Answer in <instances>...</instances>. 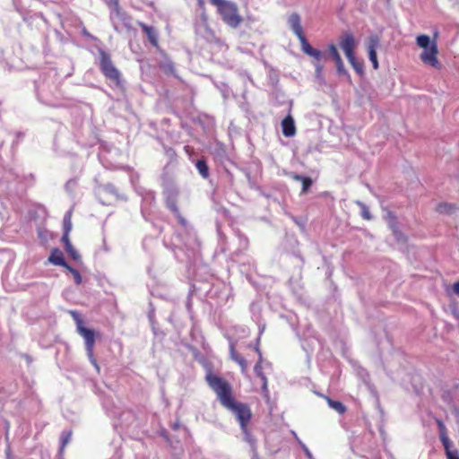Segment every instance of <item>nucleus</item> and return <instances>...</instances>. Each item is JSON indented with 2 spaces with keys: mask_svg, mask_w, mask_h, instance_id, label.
<instances>
[{
  "mask_svg": "<svg viewBox=\"0 0 459 459\" xmlns=\"http://www.w3.org/2000/svg\"><path fill=\"white\" fill-rule=\"evenodd\" d=\"M237 363L241 367V371L242 372H245L247 370V359L244 357L239 359V360H238Z\"/></svg>",
  "mask_w": 459,
  "mask_h": 459,
  "instance_id": "nucleus-49",
  "label": "nucleus"
},
{
  "mask_svg": "<svg viewBox=\"0 0 459 459\" xmlns=\"http://www.w3.org/2000/svg\"><path fill=\"white\" fill-rule=\"evenodd\" d=\"M166 155L170 159L173 160L177 156L176 151L171 147H164Z\"/></svg>",
  "mask_w": 459,
  "mask_h": 459,
  "instance_id": "nucleus-47",
  "label": "nucleus"
},
{
  "mask_svg": "<svg viewBox=\"0 0 459 459\" xmlns=\"http://www.w3.org/2000/svg\"><path fill=\"white\" fill-rule=\"evenodd\" d=\"M352 68L359 77H363L365 75L363 60H358V62L352 65Z\"/></svg>",
  "mask_w": 459,
  "mask_h": 459,
  "instance_id": "nucleus-38",
  "label": "nucleus"
},
{
  "mask_svg": "<svg viewBox=\"0 0 459 459\" xmlns=\"http://www.w3.org/2000/svg\"><path fill=\"white\" fill-rule=\"evenodd\" d=\"M78 333L83 337L85 341V349L86 351H91V349H94L96 332L93 329L88 328L84 326H80L77 329Z\"/></svg>",
  "mask_w": 459,
  "mask_h": 459,
  "instance_id": "nucleus-12",
  "label": "nucleus"
},
{
  "mask_svg": "<svg viewBox=\"0 0 459 459\" xmlns=\"http://www.w3.org/2000/svg\"><path fill=\"white\" fill-rule=\"evenodd\" d=\"M48 262L51 264L65 268L68 263L65 261L63 252L58 247L52 248Z\"/></svg>",
  "mask_w": 459,
  "mask_h": 459,
  "instance_id": "nucleus-16",
  "label": "nucleus"
},
{
  "mask_svg": "<svg viewBox=\"0 0 459 459\" xmlns=\"http://www.w3.org/2000/svg\"><path fill=\"white\" fill-rule=\"evenodd\" d=\"M228 0H210L211 4L215 5L217 8Z\"/></svg>",
  "mask_w": 459,
  "mask_h": 459,
  "instance_id": "nucleus-52",
  "label": "nucleus"
},
{
  "mask_svg": "<svg viewBox=\"0 0 459 459\" xmlns=\"http://www.w3.org/2000/svg\"><path fill=\"white\" fill-rule=\"evenodd\" d=\"M159 66L167 74H173L175 72L174 63L168 57L162 60Z\"/></svg>",
  "mask_w": 459,
  "mask_h": 459,
  "instance_id": "nucleus-27",
  "label": "nucleus"
},
{
  "mask_svg": "<svg viewBox=\"0 0 459 459\" xmlns=\"http://www.w3.org/2000/svg\"><path fill=\"white\" fill-rule=\"evenodd\" d=\"M369 60L372 63L373 68L377 69L379 66L377 57H376L375 59H369Z\"/></svg>",
  "mask_w": 459,
  "mask_h": 459,
  "instance_id": "nucleus-56",
  "label": "nucleus"
},
{
  "mask_svg": "<svg viewBox=\"0 0 459 459\" xmlns=\"http://www.w3.org/2000/svg\"><path fill=\"white\" fill-rule=\"evenodd\" d=\"M288 24L293 33L299 37L304 34L303 29L301 26L300 16L297 13H291L288 18Z\"/></svg>",
  "mask_w": 459,
  "mask_h": 459,
  "instance_id": "nucleus-17",
  "label": "nucleus"
},
{
  "mask_svg": "<svg viewBox=\"0 0 459 459\" xmlns=\"http://www.w3.org/2000/svg\"><path fill=\"white\" fill-rule=\"evenodd\" d=\"M238 237L241 238V240H243L245 242L246 245L247 244V242H248L247 238L245 237L243 234H241L239 231H238Z\"/></svg>",
  "mask_w": 459,
  "mask_h": 459,
  "instance_id": "nucleus-61",
  "label": "nucleus"
},
{
  "mask_svg": "<svg viewBox=\"0 0 459 459\" xmlns=\"http://www.w3.org/2000/svg\"><path fill=\"white\" fill-rule=\"evenodd\" d=\"M72 214L73 208L69 209L63 219V236L61 238V242L64 244L65 249L67 252L68 255L75 262H82V257L79 252L72 245L69 234L72 230Z\"/></svg>",
  "mask_w": 459,
  "mask_h": 459,
  "instance_id": "nucleus-6",
  "label": "nucleus"
},
{
  "mask_svg": "<svg viewBox=\"0 0 459 459\" xmlns=\"http://www.w3.org/2000/svg\"><path fill=\"white\" fill-rule=\"evenodd\" d=\"M205 380L208 385L216 393L222 406L234 398L230 384L221 377L209 372L205 377Z\"/></svg>",
  "mask_w": 459,
  "mask_h": 459,
  "instance_id": "nucleus-4",
  "label": "nucleus"
},
{
  "mask_svg": "<svg viewBox=\"0 0 459 459\" xmlns=\"http://www.w3.org/2000/svg\"><path fill=\"white\" fill-rule=\"evenodd\" d=\"M368 55L369 59H375L376 57H377V51L368 52Z\"/></svg>",
  "mask_w": 459,
  "mask_h": 459,
  "instance_id": "nucleus-60",
  "label": "nucleus"
},
{
  "mask_svg": "<svg viewBox=\"0 0 459 459\" xmlns=\"http://www.w3.org/2000/svg\"><path fill=\"white\" fill-rule=\"evenodd\" d=\"M76 186V180L74 179H69L65 185V190L68 192V193H73L74 192V188Z\"/></svg>",
  "mask_w": 459,
  "mask_h": 459,
  "instance_id": "nucleus-45",
  "label": "nucleus"
},
{
  "mask_svg": "<svg viewBox=\"0 0 459 459\" xmlns=\"http://www.w3.org/2000/svg\"><path fill=\"white\" fill-rule=\"evenodd\" d=\"M201 28L204 29V33L202 36L206 39L208 42H213L216 39L214 32L209 28L207 23H204Z\"/></svg>",
  "mask_w": 459,
  "mask_h": 459,
  "instance_id": "nucleus-33",
  "label": "nucleus"
},
{
  "mask_svg": "<svg viewBox=\"0 0 459 459\" xmlns=\"http://www.w3.org/2000/svg\"><path fill=\"white\" fill-rule=\"evenodd\" d=\"M308 56L314 57L316 59V62H320V60L326 55H324V53L321 50L314 48L312 52L308 54Z\"/></svg>",
  "mask_w": 459,
  "mask_h": 459,
  "instance_id": "nucleus-42",
  "label": "nucleus"
},
{
  "mask_svg": "<svg viewBox=\"0 0 459 459\" xmlns=\"http://www.w3.org/2000/svg\"><path fill=\"white\" fill-rule=\"evenodd\" d=\"M195 168L197 169L199 174L204 178H208L209 176H210V169H209V166L207 164V160L205 158H201V159H198L196 160L195 161Z\"/></svg>",
  "mask_w": 459,
  "mask_h": 459,
  "instance_id": "nucleus-23",
  "label": "nucleus"
},
{
  "mask_svg": "<svg viewBox=\"0 0 459 459\" xmlns=\"http://www.w3.org/2000/svg\"><path fill=\"white\" fill-rule=\"evenodd\" d=\"M148 318H149V321L151 323V325H152V332L155 335H158L159 334V330L158 328L156 327V321H155V312H154V309H152L151 311H149L148 313Z\"/></svg>",
  "mask_w": 459,
  "mask_h": 459,
  "instance_id": "nucleus-37",
  "label": "nucleus"
},
{
  "mask_svg": "<svg viewBox=\"0 0 459 459\" xmlns=\"http://www.w3.org/2000/svg\"><path fill=\"white\" fill-rule=\"evenodd\" d=\"M216 211H217V212L221 214L224 218H229L230 216V210L223 206H217Z\"/></svg>",
  "mask_w": 459,
  "mask_h": 459,
  "instance_id": "nucleus-46",
  "label": "nucleus"
},
{
  "mask_svg": "<svg viewBox=\"0 0 459 459\" xmlns=\"http://www.w3.org/2000/svg\"><path fill=\"white\" fill-rule=\"evenodd\" d=\"M301 183H302L301 195H304L308 192V190L310 189V187L312 186L314 182L310 177L305 176V178L302 179Z\"/></svg>",
  "mask_w": 459,
  "mask_h": 459,
  "instance_id": "nucleus-36",
  "label": "nucleus"
},
{
  "mask_svg": "<svg viewBox=\"0 0 459 459\" xmlns=\"http://www.w3.org/2000/svg\"><path fill=\"white\" fill-rule=\"evenodd\" d=\"M72 437V430L63 431L60 437V447H59V455H61L64 453L65 446L70 442Z\"/></svg>",
  "mask_w": 459,
  "mask_h": 459,
  "instance_id": "nucleus-28",
  "label": "nucleus"
},
{
  "mask_svg": "<svg viewBox=\"0 0 459 459\" xmlns=\"http://www.w3.org/2000/svg\"><path fill=\"white\" fill-rule=\"evenodd\" d=\"M384 211L385 212L384 218L388 225V228L392 230L395 239L400 241L402 239V231L399 230L398 217L394 214V212L386 208H385Z\"/></svg>",
  "mask_w": 459,
  "mask_h": 459,
  "instance_id": "nucleus-10",
  "label": "nucleus"
},
{
  "mask_svg": "<svg viewBox=\"0 0 459 459\" xmlns=\"http://www.w3.org/2000/svg\"><path fill=\"white\" fill-rule=\"evenodd\" d=\"M175 238L176 242L171 243L170 248L174 252V254L177 255V250H183L184 248L188 249L190 247V244L187 241H185L182 238V234L179 232L175 233Z\"/></svg>",
  "mask_w": 459,
  "mask_h": 459,
  "instance_id": "nucleus-20",
  "label": "nucleus"
},
{
  "mask_svg": "<svg viewBox=\"0 0 459 459\" xmlns=\"http://www.w3.org/2000/svg\"><path fill=\"white\" fill-rule=\"evenodd\" d=\"M108 4L110 8V21L114 30L119 33L123 30L126 32L134 30L133 18L120 7L118 0H110Z\"/></svg>",
  "mask_w": 459,
  "mask_h": 459,
  "instance_id": "nucleus-3",
  "label": "nucleus"
},
{
  "mask_svg": "<svg viewBox=\"0 0 459 459\" xmlns=\"http://www.w3.org/2000/svg\"><path fill=\"white\" fill-rule=\"evenodd\" d=\"M71 315L76 323L77 329L80 328V326L83 325V320L82 319L80 314L77 311H71Z\"/></svg>",
  "mask_w": 459,
  "mask_h": 459,
  "instance_id": "nucleus-43",
  "label": "nucleus"
},
{
  "mask_svg": "<svg viewBox=\"0 0 459 459\" xmlns=\"http://www.w3.org/2000/svg\"><path fill=\"white\" fill-rule=\"evenodd\" d=\"M346 57L349 61V63L351 64V65L352 66L355 63L358 62V58L356 57L355 56V52L354 53H351V54H349V55H346Z\"/></svg>",
  "mask_w": 459,
  "mask_h": 459,
  "instance_id": "nucleus-50",
  "label": "nucleus"
},
{
  "mask_svg": "<svg viewBox=\"0 0 459 459\" xmlns=\"http://www.w3.org/2000/svg\"><path fill=\"white\" fill-rule=\"evenodd\" d=\"M335 66H336V73H337L338 76L343 77L348 83L351 84L352 81H351V74L345 68L343 61L342 60V61L335 63Z\"/></svg>",
  "mask_w": 459,
  "mask_h": 459,
  "instance_id": "nucleus-25",
  "label": "nucleus"
},
{
  "mask_svg": "<svg viewBox=\"0 0 459 459\" xmlns=\"http://www.w3.org/2000/svg\"><path fill=\"white\" fill-rule=\"evenodd\" d=\"M241 431L244 436V440L250 445L251 451H252V459H258L257 446H256L255 438L249 432L247 426H246L245 430H241Z\"/></svg>",
  "mask_w": 459,
  "mask_h": 459,
  "instance_id": "nucleus-19",
  "label": "nucleus"
},
{
  "mask_svg": "<svg viewBox=\"0 0 459 459\" xmlns=\"http://www.w3.org/2000/svg\"><path fill=\"white\" fill-rule=\"evenodd\" d=\"M298 39H299L300 41V44H301V49L302 51L308 56V54L310 52H312V50L314 49V48L309 44V42L307 41L305 34L301 35V36H299Z\"/></svg>",
  "mask_w": 459,
  "mask_h": 459,
  "instance_id": "nucleus-31",
  "label": "nucleus"
},
{
  "mask_svg": "<svg viewBox=\"0 0 459 459\" xmlns=\"http://www.w3.org/2000/svg\"><path fill=\"white\" fill-rule=\"evenodd\" d=\"M138 25L142 30L146 34L149 42L152 46L159 47V35L157 30L153 26H149L143 22H138Z\"/></svg>",
  "mask_w": 459,
  "mask_h": 459,
  "instance_id": "nucleus-14",
  "label": "nucleus"
},
{
  "mask_svg": "<svg viewBox=\"0 0 459 459\" xmlns=\"http://www.w3.org/2000/svg\"><path fill=\"white\" fill-rule=\"evenodd\" d=\"M97 195H113L117 201H127V196L124 194H120L116 186L112 183L99 185L96 188Z\"/></svg>",
  "mask_w": 459,
  "mask_h": 459,
  "instance_id": "nucleus-9",
  "label": "nucleus"
},
{
  "mask_svg": "<svg viewBox=\"0 0 459 459\" xmlns=\"http://www.w3.org/2000/svg\"><path fill=\"white\" fill-rule=\"evenodd\" d=\"M330 408L336 411L339 414H344L347 411V407L340 401L333 400L329 396H324Z\"/></svg>",
  "mask_w": 459,
  "mask_h": 459,
  "instance_id": "nucleus-24",
  "label": "nucleus"
},
{
  "mask_svg": "<svg viewBox=\"0 0 459 459\" xmlns=\"http://www.w3.org/2000/svg\"><path fill=\"white\" fill-rule=\"evenodd\" d=\"M288 176H289L291 179H293V180H295V181H300V182H301V181H302V179L305 178V176H304V175H299V174L295 173V172H290V173L288 174Z\"/></svg>",
  "mask_w": 459,
  "mask_h": 459,
  "instance_id": "nucleus-48",
  "label": "nucleus"
},
{
  "mask_svg": "<svg viewBox=\"0 0 459 459\" xmlns=\"http://www.w3.org/2000/svg\"><path fill=\"white\" fill-rule=\"evenodd\" d=\"M264 329V326L262 329H260L259 335L255 340V345L253 346V348H254L255 351L257 353L258 359H260V360H263V354L260 350V336H261Z\"/></svg>",
  "mask_w": 459,
  "mask_h": 459,
  "instance_id": "nucleus-40",
  "label": "nucleus"
},
{
  "mask_svg": "<svg viewBox=\"0 0 459 459\" xmlns=\"http://www.w3.org/2000/svg\"><path fill=\"white\" fill-rule=\"evenodd\" d=\"M86 352H87V355H88V358H89L91 363L92 365H96L97 360H96V359L94 357V354H93V349H91V351H86Z\"/></svg>",
  "mask_w": 459,
  "mask_h": 459,
  "instance_id": "nucleus-51",
  "label": "nucleus"
},
{
  "mask_svg": "<svg viewBox=\"0 0 459 459\" xmlns=\"http://www.w3.org/2000/svg\"><path fill=\"white\" fill-rule=\"evenodd\" d=\"M263 392H268L267 383L262 385Z\"/></svg>",
  "mask_w": 459,
  "mask_h": 459,
  "instance_id": "nucleus-64",
  "label": "nucleus"
},
{
  "mask_svg": "<svg viewBox=\"0 0 459 459\" xmlns=\"http://www.w3.org/2000/svg\"><path fill=\"white\" fill-rule=\"evenodd\" d=\"M223 407L230 411L234 414V416L236 417L237 420L240 425L241 430H245L246 426L248 425L252 418L250 407L247 403L236 401L235 398H233Z\"/></svg>",
  "mask_w": 459,
  "mask_h": 459,
  "instance_id": "nucleus-7",
  "label": "nucleus"
},
{
  "mask_svg": "<svg viewBox=\"0 0 459 459\" xmlns=\"http://www.w3.org/2000/svg\"><path fill=\"white\" fill-rule=\"evenodd\" d=\"M21 356H22V357L26 360V362H27L28 364L32 363L33 359H32V357H31L30 355H29V354H27V353H23V354H22Z\"/></svg>",
  "mask_w": 459,
  "mask_h": 459,
  "instance_id": "nucleus-53",
  "label": "nucleus"
},
{
  "mask_svg": "<svg viewBox=\"0 0 459 459\" xmlns=\"http://www.w3.org/2000/svg\"><path fill=\"white\" fill-rule=\"evenodd\" d=\"M314 66H315V78H316V82L319 83L320 85H325L326 82L323 76V69H324L323 65L320 64V62H315Z\"/></svg>",
  "mask_w": 459,
  "mask_h": 459,
  "instance_id": "nucleus-26",
  "label": "nucleus"
},
{
  "mask_svg": "<svg viewBox=\"0 0 459 459\" xmlns=\"http://www.w3.org/2000/svg\"><path fill=\"white\" fill-rule=\"evenodd\" d=\"M258 377L261 379V381H262V385H263V384H265V383H268V381H267V377H265V375H264H264H262V376H260V377Z\"/></svg>",
  "mask_w": 459,
  "mask_h": 459,
  "instance_id": "nucleus-62",
  "label": "nucleus"
},
{
  "mask_svg": "<svg viewBox=\"0 0 459 459\" xmlns=\"http://www.w3.org/2000/svg\"><path fill=\"white\" fill-rule=\"evenodd\" d=\"M339 46L344 52L345 56L354 53L357 42L353 34L351 31L343 32L341 36Z\"/></svg>",
  "mask_w": 459,
  "mask_h": 459,
  "instance_id": "nucleus-11",
  "label": "nucleus"
},
{
  "mask_svg": "<svg viewBox=\"0 0 459 459\" xmlns=\"http://www.w3.org/2000/svg\"><path fill=\"white\" fill-rule=\"evenodd\" d=\"M447 459H459V454H458V451L455 450V453L452 454V455H449L447 456Z\"/></svg>",
  "mask_w": 459,
  "mask_h": 459,
  "instance_id": "nucleus-57",
  "label": "nucleus"
},
{
  "mask_svg": "<svg viewBox=\"0 0 459 459\" xmlns=\"http://www.w3.org/2000/svg\"><path fill=\"white\" fill-rule=\"evenodd\" d=\"M334 61V63H337L339 61H342V57L337 50V48L333 44H330L328 46V54H327Z\"/></svg>",
  "mask_w": 459,
  "mask_h": 459,
  "instance_id": "nucleus-32",
  "label": "nucleus"
},
{
  "mask_svg": "<svg viewBox=\"0 0 459 459\" xmlns=\"http://www.w3.org/2000/svg\"><path fill=\"white\" fill-rule=\"evenodd\" d=\"M163 188V196L166 208L173 213L175 218L177 219L178 224L188 232L190 229H192L191 225L188 221L182 216L178 206V197H179V189L175 184V182L170 179L168 175H162V183Z\"/></svg>",
  "mask_w": 459,
  "mask_h": 459,
  "instance_id": "nucleus-1",
  "label": "nucleus"
},
{
  "mask_svg": "<svg viewBox=\"0 0 459 459\" xmlns=\"http://www.w3.org/2000/svg\"><path fill=\"white\" fill-rule=\"evenodd\" d=\"M403 178L409 181L408 186L410 189L413 190L420 186L417 174L411 168L403 169Z\"/></svg>",
  "mask_w": 459,
  "mask_h": 459,
  "instance_id": "nucleus-18",
  "label": "nucleus"
},
{
  "mask_svg": "<svg viewBox=\"0 0 459 459\" xmlns=\"http://www.w3.org/2000/svg\"><path fill=\"white\" fill-rule=\"evenodd\" d=\"M432 41L430 40L429 36L428 35H420L417 37V44L421 48H426L431 46Z\"/></svg>",
  "mask_w": 459,
  "mask_h": 459,
  "instance_id": "nucleus-34",
  "label": "nucleus"
},
{
  "mask_svg": "<svg viewBox=\"0 0 459 459\" xmlns=\"http://www.w3.org/2000/svg\"><path fill=\"white\" fill-rule=\"evenodd\" d=\"M365 44L368 52L377 51L381 46L380 37L377 34H371L366 39Z\"/></svg>",
  "mask_w": 459,
  "mask_h": 459,
  "instance_id": "nucleus-21",
  "label": "nucleus"
},
{
  "mask_svg": "<svg viewBox=\"0 0 459 459\" xmlns=\"http://www.w3.org/2000/svg\"><path fill=\"white\" fill-rule=\"evenodd\" d=\"M230 355L231 359L234 360L235 362H237L238 360H239V359H241L243 357L239 353L237 352V351L235 349L234 342H230Z\"/></svg>",
  "mask_w": 459,
  "mask_h": 459,
  "instance_id": "nucleus-39",
  "label": "nucleus"
},
{
  "mask_svg": "<svg viewBox=\"0 0 459 459\" xmlns=\"http://www.w3.org/2000/svg\"><path fill=\"white\" fill-rule=\"evenodd\" d=\"M356 204L360 208L361 217L367 221H371L373 219V216H372L371 212H369L368 207L361 201H357Z\"/></svg>",
  "mask_w": 459,
  "mask_h": 459,
  "instance_id": "nucleus-29",
  "label": "nucleus"
},
{
  "mask_svg": "<svg viewBox=\"0 0 459 459\" xmlns=\"http://www.w3.org/2000/svg\"><path fill=\"white\" fill-rule=\"evenodd\" d=\"M5 456H6V459H13V456H12V454H11V448L10 446H8L6 449H5Z\"/></svg>",
  "mask_w": 459,
  "mask_h": 459,
  "instance_id": "nucleus-58",
  "label": "nucleus"
},
{
  "mask_svg": "<svg viewBox=\"0 0 459 459\" xmlns=\"http://www.w3.org/2000/svg\"><path fill=\"white\" fill-rule=\"evenodd\" d=\"M99 68L107 80L112 82L117 88L125 91L126 82L122 78L120 71L115 66L110 54L105 49L99 48Z\"/></svg>",
  "mask_w": 459,
  "mask_h": 459,
  "instance_id": "nucleus-2",
  "label": "nucleus"
},
{
  "mask_svg": "<svg viewBox=\"0 0 459 459\" xmlns=\"http://www.w3.org/2000/svg\"><path fill=\"white\" fill-rule=\"evenodd\" d=\"M65 269L73 274L74 280V283L76 285H80L82 283V275H81L80 272L77 269H75L73 266H71L69 264H67Z\"/></svg>",
  "mask_w": 459,
  "mask_h": 459,
  "instance_id": "nucleus-35",
  "label": "nucleus"
},
{
  "mask_svg": "<svg viewBox=\"0 0 459 459\" xmlns=\"http://www.w3.org/2000/svg\"><path fill=\"white\" fill-rule=\"evenodd\" d=\"M302 448L306 454V455L308 457V458H311L312 457V454L311 452L309 451V449L305 446V445H302Z\"/></svg>",
  "mask_w": 459,
  "mask_h": 459,
  "instance_id": "nucleus-55",
  "label": "nucleus"
},
{
  "mask_svg": "<svg viewBox=\"0 0 459 459\" xmlns=\"http://www.w3.org/2000/svg\"><path fill=\"white\" fill-rule=\"evenodd\" d=\"M435 421L438 428L439 437L447 435V429H446L444 422L442 421V420L436 418Z\"/></svg>",
  "mask_w": 459,
  "mask_h": 459,
  "instance_id": "nucleus-41",
  "label": "nucleus"
},
{
  "mask_svg": "<svg viewBox=\"0 0 459 459\" xmlns=\"http://www.w3.org/2000/svg\"><path fill=\"white\" fill-rule=\"evenodd\" d=\"M262 363H263V360H260V359H258L257 362L255 363V365L254 367V372L257 377L264 374L263 372Z\"/></svg>",
  "mask_w": 459,
  "mask_h": 459,
  "instance_id": "nucleus-44",
  "label": "nucleus"
},
{
  "mask_svg": "<svg viewBox=\"0 0 459 459\" xmlns=\"http://www.w3.org/2000/svg\"><path fill=\"white\" fill-rule=\"evenodd\" d=\"M216 229H217V233L220 236V238H225V235L222 233V231L221 230V224L219 222L216 223Z\"/></svg>",
  "mask_w": 459,
  "mask_h": 459,
  "instance_id": "nucleus-54",
  "label": "nucleus"
},
{
  "mask_svg": "<svg viewBox=\"0 0 459 459\" xmlns=\"http://www.w3.org/2000/svg\"><path fill=\"white\" fill-rule=\"evenodd\" d=\"M221 20L231 29H237L243 22V18L238 13V4L231 1H227L217 8Z\"/></svg>",
  "mask_w": 459,
  "mask_h": 459,
  "instance_id": "nucleus-5",
  "label": "nucleus"
},
{
  "mask_svg": "<svg viewBox=\"0 0 459 459\" xmlns=\"http://www.w3.org/2000/svg\"><path fill=\"white\" fill-rule=\"evenodd\" d=\"M453 290L455 293L459 295V281L453 285Z\"/></svg>",
  "mask_w": 459,
  "mask_h": 459,
  "instance_id": "nucleus-59",
  "label": "nucleus"
},
{
  "mask_svg": "<svg viewBox=\"0 0 459 459\" xmlns=\"http://www.w3.org/2000/svg\"><path fill=\"white\" fill-rule=\"evenodd\" d=\"M282 134L285 137H292L296 134V126L294 118L290 115H287L281 123Z\"/></svg>",
  "mask_w": 459,
  "mask_h": 459,
  "instance_id": "nucleus-15",
  "label": "nucleus"
},
{
  "mask_svg": "<svg viewBox=\"0 0 459 459\" xmlns=\"http://www.w3.org/2000/svg\"><path fill=\"white\" fill-rule=\"evenodd\" d=\"M438 48L436 40H432L431 46L423 48L420 57L421 62L428 66L440 69L441 64L437 58Z\"/></svg>",
  "mask_w": 459,
  "mask_h": 459,
  "instance_id": "nucleus-8",
  "label": "nucleus"
},
{
  "mask_svg": "<svg viewBox=\"0 0 459 459\" xmlns=\"http://www.w3.org/2000/svg\"><path fill=\"white\" fill-rule=\"evenodd\" d=\"M456 209L455 204L443 202L437 204L435 211L439 214L451 215L456 211Z\"/></svg>",
  "mask_w": 459,
  "mask_h": 459,
  "instance_id": "nucleus-22",
  "label": "nucleus"
},
{
  "mask_svg": "<svg viewBox=\"0 0 459 459\" xmlns=\"http://www.w3.org/2000/svg\"><path fill=\"white\" fill-rule=\"evenodd\" d=\"M439 438H440V441H441V443H442V445H443V446L445 448V452H446V457L449 455H452V454L455 453V450H451L452 442L449 439L448 435L440 437Z\"/></svg>",
  "mask_w": 459,
  "mask_h": 459,
  "instance_id": "nucleus-30",
  "label": "nucleus"
},
{
  "mask_svg": "<svg viewBox=\"0 0 459 459\" xmlns=\"http://www.w3.org/2000/svg\"><path fill=\"white\" fill-rule=\"evenodd\" d=\"M38 236L40 238H45V235H44V232L42 230H39L38 231Z\"/></svg>",
  "mask_w": 459,
  "mask_h": 459,
  "instance_id": "nucleus-63",
  "label": "nucleus"
},
{
  "mask_svg": "<svg viewBox=\"0 0 459 459\" xmlns=\"http://www.w3.org/2000/svg\"><path fill=\"white\" fill-rule=\"evenodd\" d=\"M142 195V208L141 212L145 220H147L145 212L147 209L152 208L156 203V194L152 190H144Z\"/></svg>",
  "mask_w": 459,
  "mask_h": 459,
  "instance_id": "nucleus-13",
  "label": "nucleus"
}]
</instances>
